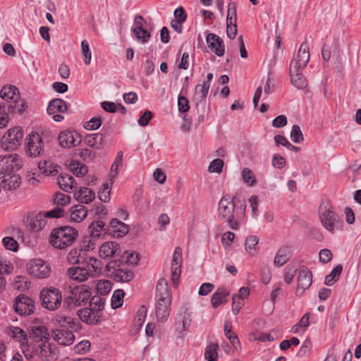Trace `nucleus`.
<instances>
[{
	"instance_id": "1",
	"label": "nucleus",
	"mask_w": 361,
	"mask_h": 361,
	"mask_svg": "<svg viewBox=\"0 0 361 361\" xmlns=\"http://www.w3.org/2000/svg\"><path fill=\"white\" fill-rule=\"evenodd\" d=\"M78 237V231L69 226L54 228L49 235V243L56 249L63 250L71 246Z\"/></svg>"
},
{
	"instance_id": "2",
	"label": "nucleus",
	"mask_w": 361,
	"mask_h": 361,
	"mask_svg": "<svg viewBox=\"0 0 361 361\" xmlns=\"http://www.w3.org/2000/svg\"><path fill=\"white\" fill-rule=\"evenodd\" d=\"M319 216L322 226L330 233H334L336 230L341 229L342 218L334 211L330 202H323L320 204Z\"/></svg>"
},
{
	"instance_id": "3",
	"label": "nucleus",
	"mask_w": 361,
	"mask_h": 361,
	"mask_svg": "<svg viewBox=\"0 0 361 361\" xmlns=\"http://www.w3.org/2000/svg\"><path fill=\"white\" fill-rule=\"evenodd\" d=\"M236 197L232 198L229 195L223 196L219 200L217 215L219 221L228 223L229 227L233 230H238L239 228V222L235 219V200Z\"/></svg>"
},
{
	"instance_id": "4",
	"label": "nucleus",
	"mask_w": 361,
	"mask_h": 361,
	"mask_svg": "<svg viewBox=\"0 0 361 361\" xmlns=\"http://www.w3.org/2000/svg\"><path fill=\"white\" fill-rule=\"evenodd\" d=\"M90 296L91 290L88 286L85 285L75 286L71 290L70 295L65 298L64 305L66 308L72 310L86 303Z\"/></svg>"
},
{
	"instance_id": "5",
	"label": "nucleus",
	"mask_w": 361,
	"mask_h": 361,
	"mask_svg": "<svg viewBox=\"0 0 361 361\" xmlns=\"http://www.w3.org/2000/svg\"><path fill=\"white\" fill-rule=\"evenodd\" d=\"M42 306L50 311L57 310L61 305V291L56 288H43L40 292Z\"/></svg>"
},
{
	"instance_id": "6",
	"label": "nucleus",
	"mask_w": 361,
	"mask_h": 361,
	"mask_svg": "<svg viewBox=\"0 0 361 361\" xmlns=\"http://www.w3.org/2000/svg\"><path fill=\"white\" fill-rule=\"evenodd\" d=\"M23 132L20 127L10 128L1 137V147L7 151L16 150L21 144Z\"/></svg>"
},
{
	"instance_id": "7",
	"label": "nucleus",
	"mask_w": 361,
	"mask_h": 361,
	"mask_svg": "<svg viewBox=\"0 0 361 361\" xmlns=\"http://www.w3.org/2000/svg\"><path fill=\"white\" fill-rule=\"evenodd\" d=\"M13 308L14 312L20 316H29L34 313L35 301L27 295L20 294L15 298Z\"/></svg>"
},
{
	"instance_id": "8",
	"label": "nucleus",
	"mask_w": 361,
	"mask_h": 361,
	"mask_svg": "<svg viewBox=\"0 0 361 361\" xmlns=\"http://www.w3.org/2000/svg\"><path fill=\"white\" fill-rule=\"evenodd\" d=\"M22 161L17 154L0 156V173L7 175L18 171L22 167Z\"/></svg>"
},
{
	"instance_id": "9",
	"label": "nucleus",
	"mask_w": 361,
	"mask_h": 361,
	"mask_svg": "<svg viewBox=\"0 0 361 361\" xmlns=\"http://www.w3.org/2000/svg\"><path fill=\"white\" fill-rule=\"evenodd\" d=\"M26 350L27 352H25L24 355L27 358L32 357L35 355H37L42 359L50 361L52 357L51 348L49 344H47V342H42L40 343H33L31 342Z\"/></svg>"
},
{
	"instance_id": "10",
	"label": "nucleus",
	"mask_w": 361,
	"mask_h": 361,
	"mask_svg": "<svg viewBox=\"0 0 361 361\" xmlns=\"http://www.w3.org/2000/svg\"><path fill=\"white\" fill-rule=\"evenodd\" d=\"M58 140L61 147L70 149L78 146L82 142V138L76 130H65L59 133Z\"/></svg>"
},
{
	"instance_id": "11",
	"label": "nucleus",
	"mask_w": 361,
	"mask_h": 361,
	"mask_svg": "<svg viewBox=\"0 0 361 361\" xmlns=\"http://www.w3.org/2000/svg\"><path fill=\"white\" fill-rule=\"evenodd\" d=\"M310 60L309 46L306 42H302L300 47L298 54L293 58L290 64V71L295 72L297 70L304 68Z\"/></svg>"
},
{
	"instance_id": "12",
	"label": "nucleus",
	"mask_w": 361,
	"mask_h": 361,
	"mask_svg": "<svg viewBox=\"0 0 361 361\" xmlns=\"http://www.w3.org/2000/svg\"><path fill=\"white\" fill-rule=\"evenodd\" d=\"M26 153L28 156L36 157L42 154L44 142L42 137L37 133H32L27 139Z\"/></svg>"
},
{
	"instance_id": "13",
	"label": "nucleus",
	"mask_w": 361,
	"mask_h": 361,
	"mask_svg": "<svg viewBox=\"0 0 361 361\" xmlns=\"http://www.w3.org/2000/svg\"><path fill=\"white\" fill-rule=\"evenodd\" d=\"M68 111V104L65 101L59 98L51 99L47 108V112L49 115H53V120L56 122H61L64 117L61 114Z\"/></svg>"
},
{
	"instance_id": "14",
	"label": "nucleus",
	"mask_w": 361,
	"mask_h": 361,
	"mask_svg": "<svg viewBox=\"0 0 361 361\" xmlns=\"http://www.w3.org/2000/svg\"><path fill=\"white\" fill-rule=\"evenodd\" d=\"M192 322V312L183 307L176 317L175 326L180 337H183L185 332L188 329Z\"/></svg>"
},
{
	"instance_id": "15",
	"label": "nucleus",
	"mask_w": 361,
	"mask_h": 361,
	"mask_svg": "<svg viewBox=\"0 0 361 361\" xmlns=\"http://www.w3.org/2000/svg\"><path fill=\"white\" fill-rule=\"evenodd\" d=\"M28 271L30 274L36 278L45 279L50 275L51 269L50 266L44 260L34 259L30 262Z\"/></svg>"
},
{
	"instance_id": "16",
	"label": "nucleus",
	"mask_w": 361,
	"mask_h": 361,
	"mask_svg": "<svg viewBox=\"0 0 361 361\" xmlns=\"http://www.w3.org/2000/svg\"><path fill=\"white\" fill-rule=\"evenodd\" d=\"M78 265L84 268L90 278L99 276L103 267V264L99 259L87 255Z\"/></svg>"
},
{
	"instance_id": "17",
	"label": "nucleus",
	"mask_w": 361,
	"mask_h": 361,
	"mask_svg": "<svg viewBox=\"0 0 361 361\" xmlns=\"http://www.w3.org/2000/svg\"><path fill=\"white\" fill-rule=\"evenodd\" d=\"M5 333L20 343L23 353L25 355V352H27L26 348H28L31 343L29 341L26 332L18 326H10L6 329Z\"/></svg>"
},
{
	"instance_id": "18",
	"label": "nucleus",
	"mask_w": 361,
	"mask_h": 361,
	"mask_svg": "<svg viewBox=\"0 0 361 361\" xmlns=\"http://www.w3.org/2000/svg\"><path fill=\"white\" fill-rule=\"evenodd\" d=\"M312 283V275L311 271L307 267H303L299 271L298 276V286L295 293L301 296L304 291L309 288Z\"/></svg>"
},
{
	"instance_id": "19",
	"label": "nucleus",
	"mask_w": 361,
	"mask_h": 361,
	"mask_svg": "<svg viewBox=\"0 0 361 361\" xmlns=\"http://www.w3.org/2000/svg\"><path fill=\"white\" fill-rule=\"evenodd\" d=\"M54 322L59 325V329L79 331L82 329L80 322L75 318L66 317L62 314L56 315Z\"/></svg>"
},
{
	"instance_id": "20",
	"label": "nucleus",
	"mask_w": 361,
	"mask_h": 361,
	"mask_svg": "<svg viewBox=\"0 0 361 361\" xmlns=\"http://www.w3.org/2000/svg\"><path fill=\"white\" fill-rule=\"evenodd\" d=\"M73 331L64 329H56L52 331L51 336L59 345H70L75 341V336Z\"/></svg>"
},
{
	"instance_id": "21",
	"label": "nucleus",
	"mask_w": 361,
	"mask_h": 361,
	"mask_svg": "<svg viewBox=\"0 0 361 361\" xmlns=\"http://www.w3.org/2000/svg\"><path fill=\"white\" fill-rule=\"evenodd\" d=\"M80 319L89 325H97L102 320V314L94 312L90 307L81 308L77 311Z\"/></svg>"
},
{
	"instance_id": "22",
	"label": "nucleus",
	"mask_w": 361,
	"mask_h": 361,
	"mask_svg": "<svg viewBox=\"0 0 361 361\" xmlns=\"http://www.w3.org/2000/svg\"><path fill=\"white\" fill-rule=\"evenodd\" d=\"M94 243H92V240H90L87 245H83V248H73L68 254L67 260L70 264H79L80 262L85 259L87 256L86 250L94 248Z\"/></svg>"
},
{
	"instance_id": "23",
	"label": "nucleus",
	"mask_w": 361,
	"mask_h": 361,
	"mask_svg": "<svg viewBox=\"0 0 361 361\" xmlns=\"http://www.w3.org/2000/svg\"><path fill=\"white\" fill-rule=\"evenodd\" d=\"M50 338V335L47 329L44 326H32L30 331L29 341L33 343H40L47 342Z\"/></svg>"
},
{
	"instance_id": "24",
	"label": "nucleus",
	"mask_w": 361,
	"mask_h": 361,
	"mask_svg": "<svg viewBox=\"0 0 361 361\" xmlns=\"http://www.w3.org/2000/svg\"><path fill=\"white\" fill-rule=\"evenodd\" d=\"M171 298L157 299L155 307L156 315L159 322L167 320L170 314Z\"/></svg>"
},
{
	"instance_id": "25",
	"label": "nucleus",
	"mask_w": 361,
	"mask_h": 361,
	"mask_svg": "<svg viewBox=\"0 0 361 361\" xmlns=\"http://www.w3.org/2000/svg\"><path fill=\"white\" fill-rule=\"evenodd\" d=\"M20 176L14 173V172L8 173V176H1V173H0V185L5 189L8 190H16L20 186Z\"/></svg>"
},
{
	"instance_id": "26",
	"label": "nucleus",
	"mask_w": 361,
	"mask_h": 361,
	"mask_svg": "<svg viewBox=\"0 0 361 361\" xmlns=\"http://www.w3.org/2000/svg\"><path fill=\"white\" fill-rule=\"evenodd\" d=\"M121 247L118 243L109 241L104 243L99 248V255L103 258H110L118 255Z\"/></svg>"
},
{
	"instance_id": "27",
	"label": "nucleus",
	"mask_w": 361,
	"mask_h": 361,
	"mask_svg": "<svg viewBox=\"0 0 361 361\" xmlns=\"http://www.w3.org/2000/svg\"><path fill=\"white\" fill-rule=\"evenodd\" d=\"M208 47L214 50L218 56H222L224 54L225 46L223 40L216 34L209 33L206 37Z\"/></svg>"
},
{
	"instance_id": "28",
	"label": "nucleus",
	"mask_w": 361,
	"mask_h": 361,
	"mask_svg": "<svg viewBox=\"0 0 361 361\" xmlns=\"http://www.w3.org/2000/svg\"><path fill=\"white\" fill-rule=\"evenodd\" d=\"M27 226L33 231H41L47 224V221L42 213L28 215L26 219Z\"/></svg>"
},
{
	"instance_id": "29",
	"label": "nucleus",
	"mask_w": 361,
	"mask_h": 361,
	"mask_svg": "<svg viewBox=\"0 0 361 361\" xmlns=\"http://www.w3.org/2000/svg\"><path fill=\"white\" fill-rule=\"evenodd\" d=\"M16 105L6 102L0 103V128L6 127L8 124L10 114L15 113Z\"/></svg>"
},
{
	"instance_id": "30",
	"label": "nucleus",
	"mask_w": 361,
	"mask_h": 361,
	"mask_svg": "<svg viewBox=\"0 0 361 361\" xmlns=\"http://www.w3.org/2000/svg\"><path fill=\"white\" fill-rule=\"evenodd\" d=\"M0 96L6 103L16 102L19 97V91L13 85H6L3 87L0 91Z\"/></svg>"
},
{
	"instance_id": "31",
	"label": "nucleus",
	"mask_w": 361,
	"mask_h": 361,
	"mask_svg": "<svg viewBox=\"0 0 361 361\" xmlns=\"http://www.w3.org/2000/svg\"><path fill=\"white\" fill-rule=\"evenodd\" d=\"M83 267H81L80 265L77 267H72L67 269V275L73 280L83 282L90 279L87 275V272L85 271Z\"/></svg>"
},
{
	"instance_id": "32",
	"label": "nucleus",
	"mask_w": 361,
	"mask_h": 361,
	"mask_svg": "<svg viewBox=\"0 0 361 361\" xmlns=\"http://www.w3.org/2000/svg\"><path fill=\"white\" fill-rule=\"evenodd\" d=\"M229 292L224 287H219L212 295L211 302L214 308H217L220 305L227 302Z\"/></svg>"
},
{
	"instance_id": "33",
	"label": "nucleus",
	"mask_w": 361,
	"mask_h": 361,
	"mask_svg": "<svg viewBox=\"0 0 361 361\" xmlns=\"http://www.w3.org/2000/svg\"><path fill=\"white\" fill-rule=\"evenodd\" d=\"M289 75L290 78V82L293 85L300 90H305V92H308L307 90V81L306 78L299 73V70L293 73L289 71Z\"/></svg>"
},
{
	"instance_id": "34",
	"label": "nucleus",
	"mask_w": 361,
	"mask_h": 361,
	"mask_svg": "<svg viewBox=\"0 0 361 361\" xmlns=\"http://www.w3.org/2000/svg\"><path fill=\"white\" fill-rule=\"evenodd\" d=\"M85 143L89 147L99 149H102L104 144V137L102 134L94 133L87 135L84 140Z\"/></svg>"
},
{
	"instance_id": "35",
	"label": "nucleus",
	"mask_w": 361,
	"mask_h": 361,
	"mask_svg": "<svg viewBox=\"0 0 361 361\" xmlns=\"http://www.w3.org/2000/svg\"><path fill=\"white\" fill-rule=\"evenodd\" d=\"M87 209L83 205L73 206L70 209L71 220L75 222H80L87 216Z\"/></svg>"
},
{
	"instance_id": "36",
	"label": "nucleus",
	"mask_w": 361,
	"mask_h": 361,
	"mask_svg": "<svg viewBox=\"0 0 361 361\" xmlns=\"http://www.w3.org/2000/svg\"><path fill=\"white\" fill-rule=\"evenodd\" d=\"M58 183L61 189L67 192H71L76 184L75 179L68 174L61 175L58 178Z\"/></svg>"
},
{
	"instance_id": "37",
	"label": "nucleus",
	"mask_w": 361,
	"mask_h": 361,
	"mask_svg": "<svg viewBox=\"0 0 361 361\" xmlns=\"http://www.w3.org/2000/svg\"><path fill=\"white\" fill-rule=\"evenodd\" d=\"M156 298L157 299H163V298H171L169 292V286L168 282L166 279L161 278L160 279L156 287Z\"/></svg>"
},
{
	"instance_id": "38",
	"label": "nucleus",
	"mask_w": 361,
	"mask_h": 361,
	"mask_svg": "<svg viewBox=\"0 0 361 361\" xmlns=\"http://www.w3.org/2000/svg\"><path fill=\"white\" fill-rule=\"evenodd\" d=\"M75 196L78 201L85 204L91 202L95 198L94 192L87 188H80V190L75 194Z\"/></svg>"
},
{
	"instance_id": "39",
	"label": "nucleus",
	"mask_w": 361,
	"mask_h": 361,
	"mask_svg": "<svg viewBox=\"0 0 361 361\" xmlns=\"http://www.w3.org/2000/svg\"><path fill=\"white\" fill-rule=\"evenodd\" d=\"M291 257V252L288 247H283L280 248L274 258L275 265L279 267L286 264Z\"/></svg>"
},
{
	"instance_id": "40",
	"label": "nucleus",
	"mask_w": 361,
	"mask_h": 361,
	"mask_svg": "<svg viewBox=\"0 0 361 361\" xmlns=\"http://www.w3.org/2000/svg\"><path fill=\"white\" fill-rule=\"evenodd\" d=\"M90 233L92 238H98L102 233V232L106 233V224L102 220H97L92 222L89 227Z\"/></svg>"
},
{
	"instance_id": "41",
	"label": "nucleus",
	"mask_w": 361,
	"mask_h": 361,
	"mask_svg": "<svg viewBox=\"0 0 361 361\" xmlns=\"http://www.w3.org/2000/svg\"><path fill=\"white\" fill-rule=\"evenodd\" d=\"M68 168L69 170L78 177H82L88 172L87 166L85 164L76 161H72Z\"/></svg>"
},
{
	"instance_id": "42",
	"label": "nucleus",
	"mask_w": 361,
	"mask_h": 361,
	"mask_svg": "<svg viewBox=\"0 0 361 361\" xmlns=\"http://www.w3.org/2000/svg\"><path fill=\"white\" fill-rule=\"evenodd\" d=\"M342 271V265H336L331 271V273L325 277L324 283L328 286H333L339 279V276Z\"/></svg>"
},
{
	"instance_id": "43",
	"label": "nucleus",
	"mask_w": 361,
	"mask_h": 361,
	"mask_svg": "<svg viewBox=\"0 0 361 361\" xmlns=\"http://www.w3.org/2000/svg\"><path fill=\"white\" fill-rule=\"evenodd\" d=\"M114 279L119 282H129L134 277L132 271L126 269H120L116 271H113Z\"/></svg>"
},
{
	"instance_id": "44",
	"label": "nucleus",
	"mask_w": 361,
	"mask_h": 361,
	"mask_svg": "<svg viewBox=\"0 0 361 361\" xmlns=\"http://www.w3.org/2000/svg\"><path fill=\"white\" fill-rule=\"evenodd\" d=\"M89 303L90 308L94 312L101 314L100 312L104 309L105 299L99 295H94L90 299Z\"/></svg>"
},
{
	"instance_id": "45",
	"label": "nucleus",
	"mask_w": 361,
	"mask_h": 361,
	"mask_svg": "<svg viewBox=\"0 0 361 361\" xmlns=\"http://www.w3.org/2000/svg\"><path fill=\"white\" fill-rule=\"evenodd\" d=\"M219 345L217 343H212L207 346L204 353L205 359L208 361H217V350Z\"/></svg>"
},
{
	"instance_id": "46",
	"label": "nucleus",
	"mask_w": 361,
	"mask_h": 361,
	"mask_svg": "<svg viewBox=\"0 0 361 361\" xmlns=\"http://www.w3.org/2000/svg\"><path fill=\"white\" fill-rule=\"evenodd\" d=\"M124 295L125 293L121 289H117L114 292L111 297V307L113 309L118 308L123 305Z\"/></svg>"
},
{
	"instance_id": "47",
	"label": "nucleus",
	"mask_w": 361,
	"mask_h": 361,
	"mask_svg": "<svg viewBox=\"0 0 361 361\" xmlns=\"http://www.w3.org/2000/svg\"><path fill=\"white\" fill-rule=\"evenodd\" d=\"M53 202L54 204L57 205V207H63L70 203L71 197L62 192H58L54 194Z\"/></svg>"
},
{
	"instance_id": "48",
	"label": "nucleus",
	"mask_w": 361,
	"mask_h": 361,
	"mask_svg": "<svg viewBox=\"0 0 361 361\" xmlns=\"http://www.w3.org/2000/svg\"><path fill=\"white\" fill-rule=\"evenodd\" d=\"M110 181V183H104L102 189L99 192V198L102 202H107L110 200V184L112 185L114 180L111 179Z\"/></svg>"
},
{
	"instance_id": "49",
	"label": "nucleus",
	"mask_w": 361,
	"mask_h": 361,
	"mask_svg": "<svg viewBox=\"0 0 361 361\" xmlns=\"http://www.w3.org/2000/svg\"><path fill=\"white\" fill-rule=\"evenodd\" d=\"M128 225L121 221V223L118 224V226H117L116 229L110 230V235H112L114 238H121L126 235L128 233Z\"/></svg>"
},
{
	"instance_id": "50",
	"label": "nucleus",
	"mask_w": 361,
	"mask_h": 361,
	"mask_svg": "<svg viewBox=\"0 0 361 361\" xmlns=\"http://www.w3.org/2000/svg\"><path fill=\"white\" fill-rule=\"evenodd\" d=\"M209 90L208 82H204L202 84H198L195 87V94L199 97L198 99L202 102L207 97Z\"/></svg>"
},
{
	"instance_id": "51",
	"label": "nucleus",
	"mask_w": 361,
	"mask_h": 361,
	"mask_svg": "<svg viewBox=\"0 0 361 361\" xmlns=\"http://www.w3.org/2000/svg\"><path fill=\"white\" fill-rule=\"evenodd\" d=\"M259 238L256 235H250L245 239V247L249 254L253 255L252 251L256 250Z\"/></svg>"
},
{
	"instance_id": "52",
	"label": "nucleus",
	"mask_w": 361,
	"mask_h": 361,
	"mask_svg": "<svg viewBox=\"0 0 361 361\" xmlns=\"http://www.w3.org/2000/svg\"><path fill=\"white\" fill-rule=\"evenodd\" d=\"M290 138L292 141L295 143H300L304 140L303 135L299 126L293 125L292 126Z\"/></svg>"
},
{
	"instance_id": "53",
	"label": "nucleus",
	"mask_w": 361,
	"mask_h": 361,
	"mask_svg": "<svg viewBox=\"0 0 361 361\" xmlns=\"http://www.w3.org/2000/svg\"><path fill=\"white\" fill-rule=\"evenodd\" d=\"M2 243L6 250L16 252L18 248V242L12 237H5L2 240Z\"/></svg>"
},
{
	"instance_id": "54",
	"label": "nucleus",
	"mask_w": 361,
	"mask_h": 361,
	"mask_svg": "<svg viewBox=\"0 0 361 361\" xmlns=\"http://www.w3.org/2000/svg\"><path fill=\"white\" fill-rule=\"evenodd\" d=\"M81 48L84 56V62L86 65H89L91 61L92 54L87 40H82L81 42Z\"/></svg>"
},
{
	"instance_id": "55",
	"label": "nucleus",
	"mask_w": 361,
	"mask_h": 361,
	"mask_svg": "<svg viewBox=\"0 0 361 361\" xmlns=\"http://www.w3.org/2000/svg\"><path fill=\"white\" fill-rule=\"evenodd\" d=\"M224 164L223 160L221 159H215L210 163L208 170L211 173H220L222 171Z\"/></svg>"
},
{
	"instance_id": "56",
	"label": "nucleus",
	"mask_w": 361,
	"mask_h": 361,
	"mask_svg": "<svg viewBox=\"0 0 361 361\" xmlns=\"http://www.w3.org/2000/svg\"><path fill=\"white\" fill-rule=\"evenodd\" d=\"M242 177L244 182L250 186H252L256 183V179L254 177L253 173L248 168H245L242 171Z\"/></svg>"
},
{
	"instance_id": "57",
	"label": "nucleus",
	"mask_w": 361,
	"mask_h": 361,
	"mask_svg": "<svg viewBox=\"0 0 361 361\" xmlns=\"http://www.w3.org/2000/svg\"><path fill=\"white\" fill-rule=\"evenodd\" d=\"M236 6L235 3H229L228 6V12L226 16V21H228L229 24H232L233 21L236 23Z\"/></svg>"
},
{
	"instance_id": "58",
	"label": "nucleus",
	"mask_w": 361,
	"mask_h": 361,
	"mask_svg": "<svg viewBox=\"0 0 361 361\" xmlns=\"http://www.w3.org/2000/svg\"><path fill=\"white\" fill-rule=\"evenodd\" d=\"M97 289L102 295H106L111 289V283L109 281H100L97 283Z\"/></svg>"
},
{
	"instance_id": "59",
	"label": "nucleus",
	"mask_w": 361,
	"mask_h": 361,
	"mask_svg": "<svg viewBox=\"0 0 361 361\" xmlns=\"http://www.w3.org/2000/svg\"><path fill=\"white\" fill-rule=\"evenodd\" d=\"M78 154L85 161H92L96 157V153L94 151L87 148L80 149Z\"/></svg>"
},
{
	"instance_id": "60",
	"label": "nucleus",
	"mask_w": 361,
	"mask_h": 361,
	"mask_svg": "<svg viewBox=\"0 0 361 361\" xmlns=\"http://www.w3.org/2000/svg\"><path fill=\"white\" fill-rule=\"evenodd\" d=\"M102 121L100 117H94L89 121H87L84 127L87 130H97L102 126Z\"/></svg>"
},
{
	"instance_id": "61",
	"label": "nucleus",
	"mask_w": 361,
	"mask_h": 361,
	"mask_svg": "<svg viewBox=\"0 0 361 361\" xmlns=\"http://www.w3.org/2000/svg\"><path fill=\"white\" fill-rule=\"evenodd\" d=\"M182 264V249L180 247H177L175 249L171 267H181Z\"/></svg>"
},
{
	"instance_id": "62",
	"label": "nucleus",
	"mask_w": 361,
	"mask_h": 361,
	"mask_svg": "<svg viewBox=\"0 0 361 361\" xmlns=\"http://www.w3.org/2000/svg\"><path fill=\"white\" fill-rule=\"evenodd\" d=\"M63 209L61 207H56L53 209L46 212L43 214L44 218H59L63 216Z\"/></svg>"
},
{
	"instance_id": "63",
	"label": "nucleus",
	"mask_w": 361,
	"mask_h": 361,
	"mask_svg": "<svg viewBox=\"0 0 361 361\" xmlns=\"http://www.w3.org/2000/svg\"><path fill=\"white\" fill-rule=\"evenodd\" d=\"M178 106L179 111L181 113H185L189 110V102L185 97L182 95L178 96Z\"/></svg>"
},
{
	"instance_id": "64",
	"label": "nucleus",
	"mask_w": 361,
	"mask_h": 361,
	"mask_svg": "<svg viewBox=\"0 0 361 361\" xmlns=\"http://www.w3.org/2000/svg\"><path fill=\"white\" fill-rule=\"evenodd\" d=\"M297 269L293 267L287 266L284 272V281L286 283L290 284L296 274Z\"/></svg>"
}]
</instances>
